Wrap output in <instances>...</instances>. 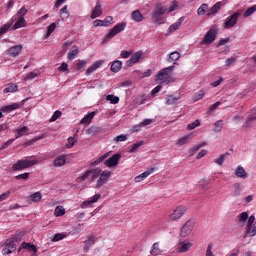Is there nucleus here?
I'll list each match as a JSON object with an SVG mask.
<instances>
[{"mask_svg":"<svg viewBox=\"0 0 256 256\" xmlns=\"http://www.w3.org/2000/svg\"><path fill=\"white\" fill-rule=\"evenodd\" d=\"M115 143H119L121 141H127V135L122 134L114 138Z\"/></svg>","mask_w":256,"mask_h":256,"instance_id":"obj_62","label":"nucleus"},{"mask_svg":"<svg viewBox=\"0 0 256 256\" xmlns=\"http://www.w3.org/2000/svg\"><path fill=\"white\" fill-rule=\"evenodd\" d=\"M60 18L62 19V21L69 19V11H67V6H64L60 10Z\"/></svg>","mask_w":256,"mask_h":256,"instance_id":"obj_41","label":"nucleus"},{"mask_svg":"<svg viewBox=\"0 0 256 256\" xmlns=\"http://www.w3.org/2000/svg\"><path fill=\"white\" fill-rule=\"evenodd\" d=\"M121 160V154L116 153L107 160L104 161V165L109 169L113 167H117L119 165V161Z\"/></svg>","mask_w":256,"mask_h":256,"instance_id":"obj_12","label":"nucleus"},{"mask_svg":"<svg viewBox=\"0 0 256 256\" xmlns=\"http://www.w3.org/2000/svg\"><path fill=\"white\" fill-rule=\"evenodd\" d=\"M77 55H79V48L77 47V45H74L72 49L68 52L67 59H69V61H73V59H75Z\"/></svg>","mask_w":256,"mask_h":256,"instance_id":"obj_27","label":"nucleus"},{"mask_svg":"<svg viewBox=\"0 0 256 256\" xmlns=\"http://www.w3.org/2000/svg\"><path fill=\"white\" fill-rule=\"evenodd\" d=\"M247 219H249V213H247V212H242V213L239 215V222H240V223H245V221H247Z\"/></svg>","mask_w":256,"mask_h":256,"instance_id":"obj_58","label":"nucleus"},{"mask_svg":"<svg viewBox=\"0 0 256 256\" xmlns=\"http://www.w3.org/2000/svg\"><path fill=\"white\" fill-rule=\"evenodd\" d=\"M55 29H57V24H56V23L50 24V25L48 26L46 36H47V37H50V36H51V33H53V31H55Z\"/></svg>","mask_w":256,"mask_h":256,"instance_id":"obj_55","label":"nucleus"},{"mask_svg":"<svg viewBox=\"0 0 256 256\" xmlns=\"http://www.w3.org/2000/svg\"><path fill=\"white\" fill-rule=\"evenodd\" d=\"M109 157V153H105L104 155L100 156L98 159L92 161L90 163V167H97V165H101L105 159Z\"/></svg>","mask_w":256,"mask_h":256,"instance_id":"obj_28","label":"nucleus"},{"mask_svg":"<svg viewBox=\"0 0 256 256\" xmlns=\"http://www.w3.org/2000/svg\"><path fill=\"white\" fill-rule=\"evenodd\" d=\"M103 170L101 168L89 169L82 176L78 177L79 181H86L91 176V181H95L98 177H101Z\"/></svg>","mask_w":256,"mask_h":256,"instance_id":"obj_4","label":"nucleus"},{"mask_svg":"<svg viewBox=\"0 0 256 256\" xmlns=\"http://www.w3.org/2000/svg\"><path fill=\"white\" fill-rule=\"evenodd\" d=\"M22 50H23V45L18 44V45H15V46H11V47L6 51V54H7L9 57H18V56H19V53H21Z\"/></svg>","mask_w":256,"mask_h":256,"instance_id":"obj_14","label":"nucleus"},{"mask_svg":"<svg viewBox=\"0 0 256 256\" xmlns=\"http://www.w3.org/2000/svg\"><path fill=\"white\" fill-rule=\"evenodd\" d=\"M106 101H110V103H112V105H117V103H119V97L115 96L113 94H110V95L106 96Z\"/></svg>","mask_w":256,"mask_h":256,"instance_id":"obj_43","label":"nucleus"},{"mask_svg":"<svg viewBox=\"0 0 256 256\" xmlns=\"http://www.w3.org/2000/svg\"><path fill=\"white\" fill-rule=\"evenodd\" d=\"M235 175L240 179H247V171H245V168H243V166H238L235 169Z\"/></svg>","mask_w":256,"mask_h":256,"instance_id":"obj_26","label":"nucleus"},{"mask_svg":"<svg viewBox=\"0 0 256 256\" xmlns=\"http://www.w3.org/2000/svg\"><path fill=\"white\" fill-rule=\"evenodd\" d=\"M239 17H241L240 12H235L231 16L227 17L223 23L224 29H231V27H235L237 25V21H239Z\"/></svg>","mask_w":256,"mask_h":256,"instance_id":"obj_8","label":"nucleus"},{"mask_svg":"<svg viewBox=\"0 0 256 256\" xmlns=\"http://www.w3.org/2000/svg\"><path fill=\"white\" fill-rule=\"evenodd\" d=\"M179 101V97H174V96H168L166 105H175Z\"/></svg>","mask_w":256,"mask_h":256,"instance_id":"obj_50","label":"nucleus"},{"mask_svg":"<svg viewBox=\"0 0 256 256\" xmlns=\"http://www.w3.org/2000/svg\"><path fill=\"white\" fill-rule=\"evenodd\" d=\"M255 12H256V6H252L244 12V17H251V15H253V13Z\"/></svg>","mask_w":256,"mask_h":256,"instance_id":"obj_53","label":"nucleus"},{"mask_svg":"<svg viewBox=\"0 0 256 256\" xmlns=\"http://www.w3.org/2000/svg\"><path fill=\"white\" fill-rule=\"evenodd\" d=\"M19 91V86L14 83H10L6 86L3 93H17Z\"/></svg>","mask_w":256,"mask_h":256,"instance_id":"obj_30","label":"nucleus"},{"mask_svg":"<svg viewBox=\"0 0 256 256\" xmlns=\"http://www.w3.org/2000/svg\"><path fill=\"white\" fill-rule=\"evenodd\" d=\"M190 247H193L192 243L181 242L180 248L178 249V251H179V253H187V251H189Z\"/></svg>","mask_w":256,"mask_h":256,"instance_id":"obj_38","label":"nucleus"},{"mask_svg":"<svg viewBox=\"0 0 256 256\" xmlns=\"http://www.w3.org/2000/svg\"><path fill=\"white\" fill-rule=\"evenodd\" d=\"M96 241L97 240L95 239L94 235H88L87 239L84 241V247H83L84 253H88L89 249H91V247L95 245Z\"/></svg>","mask_w":256,"mask_h":256,"instance_id":"obj_16","label":"nucleus"},{"mask_svg":"<svg viewBox=\"0 0 256 256\" xmlns=\"http://www.w3.org/2000/svg\"><path fill=\"white\" fill-rule=\"evenodd\" d=\"M67 238V233H56L52 238V243H57L58 241H63V239Z\"/></svg>","mask_w":256,"mask_h":256,"instance_id":"obj_39","label":"nucleus"},{"mask_svg":"<svg viewBox=\"0 0 256 256\" xmlns=\"http://www.w3.org/2000/svg\"><path fill=\"white\" fill-rule=\"evenodd\" d=\"M11 25H12V23H6L2 27H0V37H1V35H5V33H7L8 29H11Z\"/></svg>","mask_w":256,"mask_h":256,"instance_id":"obj_49","label":"nucleus"},{"mask_svg":"<svg viewBox=\"0 0 256 256\" xmlns=\"http://www.w3.org/2000/svg\"><path fill=\"white\" fill-rule=\"evenodd\" d=\"M112 174L113 173L109 170L102 171V174H100V177L96 181L95 188L96 189H101L103 187V185H105V183H107V181H109Z\"/></svg>","mask_w":256,"mask_h":256,"instance_id":"obj_10","label":"nucleus"},{"mask_svg":"<svg viewBox=\"0 0 256 256\" xmlns=\"http://www.w3.org/2000/svg\"><path fill=\"white\" fill-rule=\"evenodd\" d=\"M101 199V194H95L92 198L81 203V209H87L89 205H93V203H97Z\"/></svg>","mask_w":256,"mask_h":256,"instance_id":"obj_17","label":"nucleus"},{"mask_svg":"<svg viewBox=\"0 0 256 256\" xmlns=\"http://www.w3.org/2000/svg\"><path fill=\"white\" fill-rule=\"evenodd\" d=\"M205 97V92L203 90H199L194 96H193V101L197 102L200 99H203Z\"/></svg>","mask_w":256,"mask_h":256,"instance_id":"obj_47","label":"nucleus"},{"mask_svg":"<svg viewBox=\"0 0 256 256\" xmlns=\"http://www.w3.org/2000/svg\"><path fill=\"white\" fill-rule=\"evenodd\" d=\"M162 253H163V250H161V248H159V242H155L152 245L150 255L158 256V255H161Z\"/></svg>","mask_w":256,"mask_h":256,"instance_id":"obj_31","label":"nucleus"},{"mask_svg":"<svg viewBox=\"0 0 256 256\" xmlns=\"http://www.w3.org/2000/svg\"><path fill=\"white\" fill-rule=\"evenodd\" d=\"M191 139H193V137L190 134H188L184 137L179 138L176 142V145H178V147H181L183 145H187V143L191 142Z\"/></svg>","mask_w":256,"mask_h":256,"instance_id":"obj_25","label":"nucleus"},{"mask_svg":"<svg viewBox=\"0 0 256 256\" xmlns=\"http://www.w3.org/2000/svg\"><path fill=\"white\" fill-rule=\"evenodd\" d=\"M249 237H255L256 235V221L254 222V225L250 228V232L247 233Z\"/></svg>","mask_w":256,"mask_h":256,"instance_id":"obj_61","label":"nucleus"},{"mask_svg":"<svg viewBox=\"0 0 256 256\" xmlns=\"http://www.w3.org/2000/svg\"><path fill=\"white\" fill-rule=\"evenodd\" d=\"M201 125V121L195 120L193 123L188 124L189 131H193V129H196V127H199Z\"/></svg>","mask_w":256,"mask_h":256,"instance_id":"obj_57","label":"nucleus"},{"mask_svg":"<svg viewBox=\"0 0 256 256\" xmlns=\"http://www.w3.org/2000/svg\"><path fill=\"white\" fill-rule=\"evenodd\" d=\"M131 17L136 23H141V21H143V14H141V11L139 10L133 11Z\"/></svg>","mask_w":256,"mask_h":256,"instance_id":"obj_33","label":"nucleus"},{"mask_svg":"<svg viewBox=\"0 0 256 256\" xmlns=\"http://www.w3.org/2000/svg\"><path fill=\"white\" fill-rule=\"evenodd\" d=\"M54 215H56V217H62V215H65V208H63V206H57Z\"/></svg>","mask_w":256,"mask_h":256,"instance_id":"obj_44","label":"nucleus"},{"mask_svg":"<svg viewBox=\"0 0 256 256\" xmlns=\"http://www.w3.org/2000/svg\"><path fill=\"white\" fill-rule=\"evenodd\" d=\"M214 131L215 133H221V129H223V120H218L215 122Z\"/></svg>","mask_w":256,"mask_h":256,"instance_id":"obj_46","label":"nucleus"},{"mask_svg":"<svg viewBox=\"0 0 256 256\" xmlns=\"http://www.w3.org/2000/svg\"><path fill=\"white\" fill-rule=\"evenodd\" d=\"M67 163V156L60 155L54 160V167H63Z\"/></svg>","mask_w":256,"mask_h":256,"instance_id":"obj_24","label":"nucleus"},{"mask_svg":"<svg viewBox=\"0 0 256 256\" xmlns=\"http://www.w3.org/2000/svg\"><path fill=\"white\" fill-rule=\"evenodd\" d=\"M61 115H62L61 111L56 110L53 113L52 117L50 118V123H53V122L57 121V119H59V117H61Z\"/></svg>","mask_w":256,"mask_h":256,"instance_id":"obj_54","label":"nucleus"},{"mask_svg":"<svg viewBox=\"0 0 256 256\" xmlns=\"http://www.w3.org/2000/svg\"><path fill=\"white\" fill-rule=\"evenodd\" d=\"M9 197H11V191L9 190L0 194V203L1 201H6V199H9Z\"/></svg>","mask_w":256,"mask_h":256,"instance_id":"obj_59","label":"nucleus"},{"mask_svg":"<svg viewBox=\"0 0 256 256\" xmlns=\"http://www.w3.org/2000/svg\"><path fill=\"white\" fill-rule=\"evenodd\" d=\"M147 101V96L146 95H141L137 97L136 103L137 105H143Z\"/></svg>","mask_w":256,"mask_h":256,"instance_id":"obj_60","label":"nucleus"},{"mask_svg":"<svg viewBox=\"0 0 256 256\" xmlns=\"http://www.w3.org/2000/svg\"><path fill=\"white\" fill-rule=\"evenodd\" d=\"M195 228V220L189 219L181 228L180 235L181 237H189V234L193 232Z\"/></svg>","mask_w":256,"mask_h":256,"instance_id":"obj_9","label":"nucleus"},{"mask_svg":"<svg viewBox=\"0 0 256 256\" xmlns=\"http://www.w3.org/2000/svg\"><path fill=\"white\" fill-rule=\"evenodd\" d=\"M223 104V101H217L214 104L210 105L207 111L208 115H211L213 111H215V109H217V107H219L220 105Z\"/></svg>","mask_w":256,"mask_h":256,"instance_id":"obj_42","label":"nucleus"},{"mask_svg":"<svg viewBox=\"0 0 256 256\" xmlns=\"http://www.w3.org/2000/svg\"><path fill=\"white\" fill-rule=\"evenodd\" d=\"M187 208L185 206H177L169 215V221H179L182 215H185Z\"/></svg>","mask_w":256,"mask_h":256,"instance_id":"obj_11","label":"nucleus"},{"mask_svg":"<svg viewBox=\"0 0 256 256\" xmlns=\"http://www.w3.org/2000/svg\"><path fill=\"white\" fill-rule=\"evenodd\" d=\"M215 39H217V30L210 29L204 35V44L211 45V43H213V41H215Z\"/></svg>","mask_w":256,"mask_h":256,"instance_id":"obj_13","label":"nucleus"},{"mask_svg":"<svg viewBox=\"0 0 256 256\" xmlns=\"http://www.w3.org/2000/svg\"><path fill=\"white\" fill-rule=\"evenodd\" d=\"M30 201H32V203H39V201H41V199H43V195L41 194V192H35L34 194H31L29 196Z\"/></svg>","mask_w":256,"mask_h":256,"instance_id":"obj_37","label":"nucleus"},{"mask_svg":"<svg viewBox=\"0 0 256 256\" xmlns=\"http://www.w3.org/2000/svg\"><path fill=\"white\" fill-rule=\"evenodd\" d=\"M144 144L143 141L136 142L132 147L128 150V153H135L139 147H141Z\"/></svg>","mask_w":256,"mask_h":256,"instance_id":"obj_45","label":"nucleus"},{"mask_svg":"<svg viewBox=\"0 0 256 256\" xmlns=\"http://www.w3.org/2000/svg\"><path fill=\"white\" fill-rule=\"evenodd\" d=\"M86 65H87V61L79 60L76 67L77 71H80V73L83 72V69H85Z\"/></svg>","mask_w":256,"mask_h":256,"instance_id":"obj_48","label":"nucleus"},{"mask_svg":"<svg viewBox=\"0 0 256 256\" xmlns=\"http://www.w3.org/2000/svg\"><path fill=\"white\" fill-rule=\"evenodd\" d=\"M21 249H25L26 251H29V253H33L34 255L37 253V246L31 243L23 242L21 244Z\"/></svg>","mask_w":256,"mask_h":256,"instance_id":"obj_20","label":"nucleus"},{"mask_svg":"<svg viewBox=\"0 0 256 256\" xmlns=\"http://www.w3.org/2000/svg\"><path fill=\"white\" fill-rule=\"evenodd\" d=\"M101 15H103V10L101 9V2L98 0L92 10L91 19H97V17H101Z\"/></svg>","mask_w":256,"mask_h":256,"instance_id":"obj_18","label":"nucleus"},{"mask_svg":"<svg viewBox=\"0 0 256 256\" xmlns=\"http://www.w3.org/2000/svg\"><path fill=\"white\" fill-rule=\"evenodd\" d=\"M19 107H21V104L13 103L10 105L3 106L1 108V111H2V113H11V111H15V110L19 109Z\"/></svg>","mask_w":256,"mask_h":256,"instance_id":"obj_19","label":"nucleus"},{"mask_svg":"<svg viewBox=\"0 0 256 256\" xmlns=\"http://www.w3.org/2000/svg\"><path fill=\"white\" fill-rule=\"evenodd\" d=\"M103 63H105L104 60H98L97 62H95L92 66H90L86 70L85 75H91V73H93V71H96V69H99V67H101V65H103Z\"/></svg>","mask_w":256,"mask_h":256,"instance_id":"obj_21","label":"nucleus"},{"mask_svg":"<svg viewBox=\"0 0 256 256\" xmlns=\"http://www.w3.org/2000/svg\"><path fill=\"white\" fill-rule=\"evenodd\" d=\"M181 59V53L175 51L170 53L168 58V63H175V61H179Z\"/></svg>","mask_w":256,"mask_h":256,"instance_id":"obj_36","label":"nucleus"},{"mask_svg":"<svg viewBox=\"0 0 256 256\" xmlns=\"http://www.w3.org/2000/svg\"><path fill=\"white\" fill-rule=\"evenodd\" d=\"M173 69H175V66L163 68L156 75L155 81H159V83L161 84L165 83L166 85H168V83L171 82V75L169 73L173 71Z\"/></svg>","mask_w":256,"mask_h":256,"instance_id":"obj_2","label":"nucleus"},{"mask_svg":"<svg viewBox=\"0 0 256 256\" xmlns=\"http://www.w3.org/2000/svg\"><path fill=\"white\" fill-rule=\"evenodd\" d=\"M208 7H209V6H208L207 4H202V5L198 8L197 14H198V15H205V11H207Z\"/></svg>","mask_w":256,"mask_h":256,"instance_id":"obj_56","label":"nucleus"},{"mask_svg":"<svg viewBox=\"0 0 256 256\" xmlns=\"http://www.w3.org/2000/svg\"><path fill=\"white\" fill-rule=\"evenodd\" d=\"M122 68L123 62H121L120 60H116L112 63L110 71H112V73H119V71H121Z\"/></svg>","mask_w":256,"mask_h":256,"instance_id":"obj_23","label":"nucleus"},{"mask_svg":"<svg viewBox=\"0 0 256 256\" xmlns=\"http://www.w3.org/2000/svg\"><path fill=\"white\" fill-rule=\"evenodd\" d=\"M29 132V128L27 126H23L22 128H19L16 133V139H19V137H23L24 135H27Z\"/></svg>","mask_w":256,"mask_h":256,"instance_id":"obj_40","label":"nucleus"},{"mask_svg":"<svg viewBox=\"0 0 256 256\" xmlns=\"http://www.w3.org/2000/svg\"><path fill=\"white\" fill-rule=\"evenodd\" d=\"M26 21L24 17H19L16 23L13 25V31H17V29H21V27H25Z\"/></svg>","mask_w":256,"mask_h":256,"instance_id":"obj_32","label":"nucleus"},{"mask_svg":"<svg viewBox=\"0 0 256 256\" xmlns=\"http://www.w3.org/2000/svg\"><path fill=\"white\" fill-rule=\"evenodd\" d=\"M126 27H127V23H125V22H121V23L117 24L115 27H113L110 30V33H107L105 35L103 43L107 42V39H113V37L119 35V33H121V31H125Z\"/></svg>","mask_w":256,"mask_h":256,"instance_id":"obj_6","label":"nucleus"},{"mask_svg":"<svg viewBox=\"0 0 256 256\" xmlns=\"http://www.w3.org/2000/svg\"><path fill=\"white\" fill-rule=\"evenodd\" d=\"M97 133H101V128L97 126H92L86 130V135L93 137V135H97Z\"/></svg>","mask_w":256,"mask_h":256,"instance_id":"obj_35","label":"nucleus"},{"mask_svg":"<svg viewBox=\"0 0 256 256\" xmlns=\"http://www.w3.org/2000/svg\"><path fill=\"white\" fill-rule=\"evenodd\" d=\"M241 195V184L235 183L234 184V197H239Z\"/></svg>","mask_w":256,"mask_h":256,"instance_id":"obj_52","label":"nucleus"},{"mask_svg":"<svg viewBox=\"0 0 256 256\" xmlns=\"http://www.w3.org/2000/svg\"><path fill=\"white\" fill-rule=\"evenodd\" d=\"M156 11L152 12V19L157 25L163 23V14L167 13V7L161 6V4H156Z\"/></svg>","mask_w":256,"mask_h":256,"instance_id":"obj_3","label":"nucleus"},{"mask_svg":"<svg viewBox=\"0 0 256 256\" xmlns=\"http://www.w3.org/2000/svg\"><path fill=\"white\" fill-rule=\"evenodd\" d=\"M95 117V112H90L80 121L82 125H89L93 118Z\"/></svg>","mask_w":256,"mask_h":256,"instance_id":"obj_29","label":"nucleus"},{"mask_svg":"<svg viewBox=\"0 0 256 256\" xmlns=\"http://www.w3.org/2000/svg\"><path fill=\"white\" fill-rule=\"evenodd\" d=\"M255 224V215H251L248 218L247 224H246V228H245V232H244V236L247 237V234L249 232H251V228L253 227V225Z\"/></svg>","mask_w":256,"mask_h":256,"instance_id":"obj_22","label":"nucleus"},{"mask_svg":"<svg viewBox=\"0 0 256 256\" xmlns=\"http://www.w3.org/2000/svg\"><path fill=\"white\" fill-rule=\"evenodd\" d=\"M39 161L33 156H28L25 159L18 160L15 164H13V171H23V169H29V167H33V165H37Z\"/></svg>","mask_w":256,"mask_h":256,"instance_id":"obj_1","label":"nucleus"},{"mask_svg":"<svg viewBox=\"0 0 256 256\" xmlns=\"http://www.w3.org/2000/svg\"><path fill=\"white\" fill-rule=\"evenodd\" d=\"M126 27H127V23H125V22H121V23L117 24L115 27H113L110 30V33H107L105 35L103 43L107 42V39H113V37L119 35V33H121V31H125Z\"/></svg>","mask_w":256,"mask_h":256,"instance_id":"obj_5","label":"nucleus"},{"mask_svg":"<svg viewBox=\"0 0 256 256\" xmlns=\"http://www.w3.org/2000/svg\"><path fill=\"white\" fill-rule=\"evenodd\" d=\"M219 9H221V2H217L215 5H213L208 10L207 16L211 17V15H215L219 11Z\"/></svg>","mask_w":256,"mask_h":256,"instance_id":"obj_34","label":"nucleus"},{"mask_svg":"<svg viewBox=\"0 0 256 256\" xmlns=\"http://www.w3.org/2000/svg\"><path fill=\"white\" fill-rule=\"evenodd\" d=\"M93 26L94 27H105V22H104V20L97 19V20L93 21Z\"/></svg>","mask_w":256,"mask_h":256,"instance_id":"obj_63","label":"nucleus"},{"mask_svg":"<svg viewBox=\"0 0 256 256\" xmlns=\"http://www.w3.org/2000/svg\"><path fill=\"white\" fill-rule=\"evenodd\" d=\"M126 27H127V23H125V22H121V23L117 24L115 27H113L110 30V33H107L105 35L103 43L107 42V39H113V37L119 35V33H121V31H125Z\"/></svg>","mask_w":256,"mask_h":256,"instance_id":"obj_7","label":"nucleus"},{"mask_svg":"<svg viewBox=\"0 0 256 256\" xmlns=\"http://www.w3.org/2000/svg\"><path fill=\"white\" fill-rule=\"evenodd\" d=\"M179 29L177 22L169 26L168 33H175Z\"/></svg>","mask_w":256,"mask_h":256,"instance_id":"obj_64","label":"nucleus"},{"mask_svg":"<svg viewBox=\"0 0 256 256\" xmlns=\"http://www.w3.org/2000/svg\"><path fill=\"white\" fill-rule=\"evenodd\" d=\"M141 57H143V51H138L134 53L131 58L126 62L127 67H133L135 63H139V61H141Z\"/></svg>","mask_w":256,"mask_h":256,"instance_id":"obj_15","label":"nucleus"},{"mask_svg":"<svg viewBox=\"0 0 256 256\" xmlns=\"http://www.w3.org/2000/svg\"><path fill=\"white\" fill-rule=\"evenodd\" d=\"M155 168H149L146 171H144L142 174H140V176L142 177V179H147V177H149V175H151L152 173H154Z\"/></svg>","mask_w":256,"mask_h":256,"instance_id":"obj_51","label":"nucleus"}]
</instances>
